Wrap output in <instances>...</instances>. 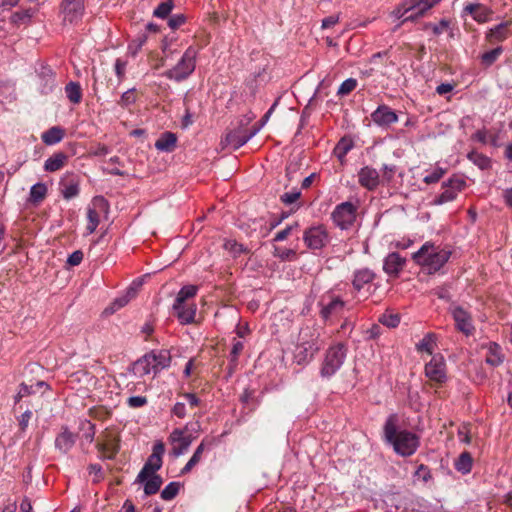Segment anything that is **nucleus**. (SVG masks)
<instances>
[{
    "mask_svg": "<svg viewBox=\"0 0 512 512\" xmlns=\"http://www.w3.org/2000/svg\"><path fill=\"white\" fill-rule=\"evenodd\" d=\"M384 440L390 444L395 453L402 457L413 455L420 446L417 434L408 430H398V416L391 414L383 427Z\"/></svg>",
    "mask_w": 512,
    "mask_h": 512,
    "instance_id": "f257e3e1",
    "label": "nucleus"
},
{
    "mask_svg": "<svg viewBox=\"0 0 512 512\" xmlns=\"http://www.w3.org/2000/svg\"><path fill=\"white\" fill-rule=\"evenodd\" d=\"M319 331L310 326L303 327L298 335V340L294 349V360L297 364L303 365L309 363L320 350Z\"/></svg>",
    "mask_w": 512,
    "mask_h": 512,
    "instance_id": "f03ea898",
    "label": "nucleus"
},
{
    "mask_svg": "<svg viewBox=\"0 0 512 512\" xmlns=\"http://www.w3.org/2000/svg\"><path fill=\"white\" fill-rule=\"evenodd\" d=\"M451 251L446 248L434 246L426 242L417 252L413 254L415 262L426 267L430 273L440 270L449 260Z\"/></svg>",
    "mask_w": 512,
    "mask_h": 512,
    "instance_id": "7ed1b4c3",
    "label": "nucleus"
},
{
    "mask_svg": "<svg viewBox=\"0 0 512 512\" xmlns=\"http://www.w3.org/2000/svg\"><path fill=\"white\" fill-rule=\"evenodd\" d=\"M197 55L198 50L193 46H189L176 65L165 71L163 75L176 82L187 79L196 68Z\"/></svg>",
    "mask_w": 512,
    "mask_h": 512,
    "instance_id": "20e7f679",
    "label": "nucleus"
},
{
    "mask_svg": "<svg viewBox=\"0 0 512 512\" xmlns=\"http://www.w3.org/2000/svg\"><path fill=\"white\" fill-rule=\"evenodd\" d=\"M441 0H405L393 11V16L402 22L415 21Z\"/></svg>",
    "mask_w": 512,
    "mask_h": 512,
    "instance_id": "39448f33",
    "label": "nucleus"
},
{
    "mask_svg": "<svg viewBox=\"0 0 512 512\" xmlns=\"http://www.w3.org/2000/svg\"><path fill=\"white\" fill-rule=\"evenodd\" d=\"M345 357L346 349L343 344L338 343L330 347L327 350L324 361L322 363L320 370L321 376L324 378H330L333 376L344 363Z\"/></svg>",
    "mask_w": 512,
    "mask_h": 512,
    "instance_id": "423d86ee",
    "label": "nucleus"
},
{
    "mask_svg": "<svg viewBox=\"0 0 512 512\" xmlns=\"http://www.w3.org/2000/svg\"><path fill=\"white\" fill-rule=\"evenodd\" d=\"M165 452L163 442L157 441L153 445L152 454L148 457L141 471L137 475L136 482H143L149 475L156 474L162 467V456Z\"/></svg>",
    "mask_w": 512,
    "mask_h": 512,
    "instance_id": "0eeeda50",
    "label": "nucleus"
},
{
    "mask_svg": "<svg viewBox=\"0 0 512 512\" xmlns=\"http://www.w3.org/2000/svg\"><path fill=\"white\" fill-rule=\"evenodd\" d=\"M259 130L260 128H252L248 131L243 127H238L226 133L224 138L221 140V145L223 147H230L233 150H237L256 135Z\"/></svg>",
    "mask_w": 512,
    "mask_h": 512,
    "instance_id": "6e6552de",
    "label": "nucleus"
},
{
    "mask_svg": "<svg viewBox=\"0 0 512 512\" xmlns=\"http://www.w3.org/2000/svg\"><path fill=\"white\" fill-rule=\"evenodd\" d=\"M456 329L466 336H470L474 333L475 327L473 325L472 315L462 306L452 303L449 307Z\"/></svg>",
    "mask_w": 512,
    "mask_h": 512,
    "instance_id": "1a4fd4ad",
    "label": "nucleus"
},
{
    "mask_svg": "<svg viewBox=\"0 0 512 512\" xmlns=\"http://www.w3.org/2000/svg\"><path fill=\"white\" fill-rule=\"evenodd\" d=\"M319 306L321 307L320 316L324 320H328L330 317L339 315L343 311L345 301L340 296L328 292L321 297Z\"/></svg>",
    "mask_w": 512,
    "mask_h": 512,
    "instance_id": "9d476101",
    "label": "nucleus"
},
{
    "mask_svg": "<svg viewBox=\"0 0 512 512\" xmlns=\"http://www.w3.org/2000/svg\"><path fill=\"white\" fill-rule=\"evenodd\" d=\"M119 436L113 430L106 429L97 442L98 451L107 459H113L119 451Z\"/></svg>",
    "mask_w": 512,
    "mask_h": 512,
    "instance_id": "9b49d317",
    "label": "nucleus"
},
{
    "mask_svg": "<svg viewBox=\"0 0 512 512\" xmlns=\"http://www.w3.org/2000/svg\"><path fill=\"white\" fill-rule=\"evenodd\" d=\"M356 218V206L351 202L337 205L332 212L333 222L341 229H348Z\"/></svg>",
    "mask_w": 512,
    "mask_h": 512,
    "instance_id": "f8f14e48",
    "label": "nucleus"
},
{
    "mask_svg": "<svg viewBox=\"0 0 512 512\" xmlns=\"http://www.w3.org/2000/svg\"><path fill=\"white\" fill-rule=\"evenodd\" d=\"M303 240L308 248L318 250L323 248L329 241V236L323 226H316L304 232Z\"/></svg>",
    "mask_w": 512,
    "mask_h": 512,
    "instance_id": "ddd939ff",
    "label": "nucleus"
},
{
    "mask_svg": "<svg viewBox=\"0 0 512 512\" xmlns=\"http://www.w3.org/2000/svg\"><path fill=\"white\" fill-rule=\"evenodd\" d=\"M466 185V182L461 177H452L447 183H444V191L435 199L436 204H444L456 199L458 192H460Z\"/></svg>",
    "mask_w": 512,
    "mask_h": 512,
    "instance_id": "4468645a",
    "label": "nucleus"
},
{
    "mask_svg": "<svg viewBox=\"0 0 512 512\" xmlns=\"http://www.w3.org/2000/svg\"><path fill=\"white\" fill-rule=\"evenodd\" d=\"M108 208V203L103 197H95L92 201V207H89L87 210V226L86 231L87 234H92L95 232L99 221L100 214L99 211H106Z\"/></svg>",
    "mask_w": 512,
    "mask_h": 512,
    "instance_id": "2eb2a0df",
    "label": "nucleus"
},
{
    "mask_svg": "<svg viewBox=\"0 0 512 512\" xmlns=\"http://www.w3.org/2000/svg\"><path fill=\"white\" fill-rule=\"evenodd\" d=\"M372 121L380 127H389L398 121L397 114L387 105H380L371 114Z\"/></svg>",
    "mask_w": 512,
    "mask_h": 512,
    "instance_id": "dca6fc26",
    "label": "nucleus"
},
{
    "mask_svg": "<svg viewBox=\"0 0 512 512\" xmlns=\"http://www.w3.org/2000/svg\"><path fill=\"white\" fill-rule=\"evenodd\" d=\"M425 375L432 381L443 382L446 379L445 363L441 357H433L425 365Z\"/></svg>",
    "mask_w": 512,
    "mask_h": 512,
    "instance_id": "f3484780",
    "label": "nucleus"
},
{
    "mask_svg": "<svg viewBox=\"0 0 512 512\" xmlns=\"http://www.w3.org/2000/svg\"><path fill=\"white\" fill-rule=\"evenodd\" d=\"M358 182L362 187L372 191L379 185V173L376 169L365 166L358 172Z\"/></svg>",
    "mask_w": 512,
    "mask_h": 512,
    "instance_id": "a211bd4d",
    "label": "nucleus"
},
{
    "mask_svg": "<svg viewBox=\"0 0 512 512\" xmlns=\"http://www.w3.org/2000/svg\"><path fill=\"white\" fill-rule=\"evenodd\" d=\"M62 12H63V21L64 23H74L81 19L84 12V4L83 2H73V3H62Z\"/></svg>",
    "mask_w": 512,
    "mask_h": 512,
    "instance_id": "6ab92c4d",
    "label": "nucleus"
},
{
    "mask_svg": "<svg viewBox=\"0 0 512 512\" xmlns=\"http://www.w3.org/2000/svg\"><path fill=\"white\" fill-rule=\"evenodd\" d=\"M173 310L181 324L187 325V324H191L195 321V316H196V305L195 304L185 303V304H180L179 306H177V303L174 302Z\"/></svg>",
    "mask_w": 512,
    "mask_h": 512,
    "instance_id": "aec40b11",
    "label": "nucleus"
},
{
    "mask_svg": "<svg viewBox=\"0 0 512 512\" xmlns=\"http://www.w3.org/2000/svg\"><path fill=\"white\" fill-rule=\"evenodd\" d=\"M405 262V258L401 257L399 253L392 252L385 258L383 269L390 276H398L400 271L403 269Z\"/></svg>",
    "mask_w": 512,
    "mask_h": 512,
    "instance_id": "412c9836",
    "label": "nucleus"
},
{
    "mask_svg": "<svg viewBox=\"0 0 512 512\" xmlns=\"http://www.w3.org/2000/svg\"><path fill=\"white\" fill-rule=\"evenodd\" d=\"M59 185L61 194L66 200H70L79 194V183L72 174L65 175Z\"/></svg>",
    "mask_w": 512,
    "mask_h": 512,
    "instance_id": "4be33fe9",
    "label": "nucleus"
},
{
    "mask_svg": "<svg viewBox=\"0 0 512 512\" xmlns=\"http://www.w3.org/2000/svg\"><path fill=\"white\" fill-rule=\"evenodd\" d=\"M169 438L172 443L178 444L177 446L173 447V454L175 456H180V455L184 454L188 450L189 446L191 445L190 437L185 436L184 432L180 429L173 430V432L170 434Z\"/></svg>",
    "mask_w": 512,
    "mask_h": 512,
    "instance_id": "5701e85b",
    "label": "nucleus"
},
{
    "mask_svg": "<svg viewBox=\"0 0 512 512\" xmlns=\"http://www.w3.org/2000/svg\"><path fill=\"white\" fill-rule=\"evenodd\" d=\"M151 360L154 364V373L167 368L170 366L171 363V355L168 350H157V351H151L149 353Z\"/></svg>",
    "mask_w": 512,
    "mask_h": 512,
    "instance_id": "b1692460",
    "label": "nucleus"
},
{
    "mask_svg": "<svg viewBox=\"0 0 512 512\" xmlns=\"http://www.w3.org/2000/svg\"><path fill=\"white\" fill-rule=\"evenodd\" d=\"M511 34L510 22H502L499 25L491 28L487 34V39L490 43L501 42Z\"/></svg>",
    "mask_w": 512,
    "mask_h": 512,
    "instance_id": "393cba45",
    "label": "nucleus"
},
{
    "mask_svg": "<svg viewBox=\"0 0 512 512\" xmlns=\"http://www.w3.org/2000/svg\"><path fill=\"white\" fill-rule=\"evenodd\" d=\"M464 11L472 15L473 19L479 23H485L489 20L491 10L482 4H468Z\"/></svg>",
    "mask_w": 512,
    "mask_h": 512,
    "instance_id": "a878e982",
    "label": "nucleus"
},
{
    "mask_svg": "<svg viewBox=\"0 0 512 512\" xmlns=\"http://www.w3.org/2000/svg\"><path fill=\"white\" fill-rule=\"evenodd\" d=\"M76 437L68 429H64L55 439V447L62 453H67L75 444Z\"/></svg>",
    "mask_w": 512,
    "mask_h": 512,
    "instance_id": "bb28decb",
    "label": "nucleus"
},
{
    "mask_svg": "<svg viewBox=\"0 0 512 512\" xmlns=\"http://www.w3.org/2000/svg\"><path fill=\"white\" fill-rule=\"evenodd\" d=\"M374 278V272L368 268L356 270L352 281L353 287L357 291H360L364 287V285L371 283L374 280Z\"/></svg>",
    "mask_w": 512,
    "mask_h": 512,
    "instance_id": "cd10ccee",
    "label": "nucleus"
},
{
    "mask_svg": "<svg viewBox=\"0 0 512 512\" xmlns=\"http://www.w3.org/2000/svg\"><path fill=\"white\" fill-rule=\"evenodd\" d=\"M177 137L172 132H165L155 142V148L162 152H171L176 147Z\"/></svg>",
    "mask_w": 512,
    "mask_h": 512,
    "instance_id": "c85d7f7f",
    "label": "nucleus"
},
{
    "mask_svg": "<svg viewBox=\"0 0 512 512\" xmlns=\"http://www.w3.org/2000/svg\"><path fill=\"white\" fill-rule=\"evenodd\" d=\"M154 364L149 353H147L133 364V372L140 377L150 374L151 372L154 373Z\"/></svg>",
    "mask_w": 512,
    "mask_h": 512,
    "instance_id": "c756f323",
    "label": "nucleus"
},
{
    "mask_svg": "<svg viewBox=\"0 0 512 512\" xmlns=\"http://www.w3.org/2000/svg\"><path fill=\"white\" fill-rule=\"evenodd\" d=\"M47 185L42 182L34 184L30 188L28 202L32 205H39L47 196Z\"/></svg>",
    "mask_w": 512,
    "mask_h": 512,
    "instance_id": "7c9ffc66",
    "label": "nucleus"
},
{
    "mask_svg": "<svg viewBox=\"0 0 512 512\" xmlns=\"http://www.w3.org/2000/svg\"><path fill=\"white\" fill-rule=\"evenodd\" d=\"M137 295V288L135 287H129L125 294L116 298L109 308L106 309V311H109L110 313H114L115 311L119 310L120 308L126 306L133 298H135Z\"/></svg>",
    "mask_w": 512,
    "mask_h": 512,
    "instance_id": "2f4dec72",
    "label": "nucleus"
},
{
    "mask_svg": "<svg viewBox=\"0 0 512 512\" xmlns=\"http://www.w3.org/2000/svg\"><path fill=\"white\" fill-rule=\"evenodd\" d=\"M68 156L63 152H58L49 157L44 164V170L47 172H55L64 167Z\"/></svg>",
    "mask_w": 512,
    "mask_h": 512,
    "instance_id": "473e14b6",
    "label": "nucleus"
},
{
    "mask_svg": "<svg viewBox=\"0 0 512 512\" xmlns=\"http://www.w3.org/2000/svg\"><path fill=\"white\" fill-rule=\"evenodd\" d=\"M354 144L350 138H341L333 149V154L337 157L340 163H345V157L348 152L353 148Z\"/></svg>",
    "mask_w": 512,
    "mask_h": 512,
    "instance_id": "72a5a7b5",
    "label": "nucleus"
},
{
    "mask_svg": "<svg viewBox=\"0 0 512 512\" xmlns=\"http://www.w3.org/2000/svg\"><path fill=\"white\" fill-rule=\"evenodd\" d=\"M65 135V131L58 126L51 127L42 134V141L46 145H54L59 143Z\"/></svg>",
    "mask_w": 512,
    "mask_h": 512,
    "instance_id": "f704fd0d",
    "label": "nucleus"
},
{
    "mask_svg": "<svg viewBox=\"0 0 512 512\" xmlns=\"http://www.w3.org/2000/svg\"><path fill=\"white\" fill-rule=\"evenodd\" d=\"M65 95L72 104H79L82 100V89L78 82L70 81L66 84Z\"/></svg>",
    "mask_w": 512,
    "mask_h": 512,
    "instance_id": "c9c22d12",
    "label": "nucleus"
},
{
    "mask_svg": "<svg viewBox=\"0 0 512 512\" xmlns=\"http://www.w3.org/2000/svg\"><path fill=\"white\" fill-rule=\"evenodd\" d=\"M486 362L491 366H499L503 362L502 350L497 343L492 342L489 344Z\"/></svg>",
    "mask_w": 512,
    "mask_h": 512,
    "instance_id": "e433bc0d",
    "label": "nucleus"
},
{
    "mask_svg": "<svg viewBox=\"0 0 512 512\" xmlns=\"http://www.w3.org/2000/svg\"><path fill=\"white\" fill-rule=\"evenodd\" d=\"M142 483L144 484L145 495L149 496L156 494L159 491L163 480L159 475L152 474L149 475V478H146Z\"/></svg>",
    "mask_w": 512,
    "mask_h": 512,
    "instance_id": "4c0bfd02",
    "label": "nucleus"
},
{
    "mask_svg": "<svg viewBox=\"0 0 512 512\" xmlns=\"http://www.w3.org/2000/svg\"><path fill=\"white\" fill-rule=\"evenodd\" d=\"M472 456L469 452H462L455 462V469L463 474H467L472 469Z\"/></svg>",
    "mask_w": 512,
    "mask_h": 512,
    "instance_id": "58836bf2",
    "label": "nucleus"
},
{
    "mask_svg": "<svg viewBox=\"0 0 512 512\" xmlns=\"http://www.w3.org/2000/svg\"><path fill=\"white\" fill-rule=\"evenodd\" d=\"M197 291L198 287L195 285L183 286L178 292L174 302L177 303V306H179L180 304L188 303L187 301L190 298H193L197 294Z\"/></svg>",
    "mask_w": 512,
    "mask_h": 512,
    "instance_id": "ea45409f",
    "label": "nucleus"
},
{
    "mask_svg": "<svg viewBox=\"0 0 512 512\" xmlns=\"http://www.w3.org/2000/svg\"><path fill=\"white\" fill-rule=\"evenodd\" d=\"M205 442H206V439H203L202 442L200 443V445L194 451L190 460L187 462V464L181 470V474H186V473L190 472L192 470V468L200 462L202 454L205 449Z\"/></svg>",
    "mask_w": 512,
    "mask_h": 512,
    "instance_id": "a19ab883",
    "label": "nucleus"
},
{
    "mask_svg": "<svg viewBox=\"0 0 512 512\" xmlns=\"http://www.w3.org/2000/svg\"><path fill=\"white\" fill-rule=\"evenodd\" d=\"M436 346L435 335L432 333H428L423 337V339L416 344V349L419 352H426L428 354H432Z\"/></svg>",
    "mask_w": 512,
    "mask_h": 512,
    "instance_id": "79ce46f5",
    "label": "nucleus"
},
{
    "mask_svg": "<svg viewBox=\"0 0 512 512\" xmlns=\"http://www.w3.org/2000/svg\"><path fill=\"white\" fill-rule=\"evenodd\" d=\"M467 158L473 162L480 169L485 170L491 167V160L489 157L484 154L478 153L476 151H472L468 153Z\"/></svg>",
    "mask_w": 512,
    "mask_h": 512,
    "instance_id": "37998d69",
    "label": "nucleus"
},
{
    "mask_svg": "<svg viewBox=\"0 0 512 512\" xmlns=\"http://www.w3.org/2000/svg\"><path fill=\"white\" fill-rule=\"evenodd\" d=\"M34 13H35V11L31 8L21 10V11H16L11 16V21L13 23L19 24V25L28 23L30 21V19L33 17Z\"/></svg>",
    "mask_w": 512,
    "mask_h": 512,
    "instance_id": "c03bdc74",
    "label": "nucleus"
},
{
    "mask_svg": "<svg viewBox=\"0 0 512 512\" xmlns=\"http://www.w3.org/2000/svg\"><path fill=\"white\" fill-rule=\"evenodd\" d=\"M181 484L179 482H170L162 491L161 498L165 501L174 499L179 493Z\"/></svg>",
    "mask_w": 512,
    "mask_h": 512,
    "instance_id": "a18cd8bd",
    "label": "nucleus"
},
{
    "mask_svg": "<svg viewBox=\"0 0 512 512\" xmlns=\"http://www.w3.org/2000/svg\"><path fill=\"white\" fill-rule=\"evenodd\" d=\"M174 7L172 0H167L160 3L153 12V15L158 18H166Z\"/></svg>",
    "mask_w": 512,
    "mask_h": 512,
    "instance_id": "49530a36",
    "label": "nucleus"
},
{
    "mask_svg": "<svg viewBox=\"0 0 512 512\" xmlns=\"http://www.w3.org/2000/svg\"><path fill=\"white\" fill-rule=\"evenodd\" d=\"M379 322L389 328H395L400 323L399 314L384 313L379 317Z\"/></svg>",
    "mask_w": 512,
    "mask_h": 512,
    "instance_id": "de8ad7c7",
    "label": "nucleus"
},
{
    "mask_svg": "<svg viewBox=\"0 0 512 512\" xmlns=\"http://www.w3.org/2000/svg\"><path fill=\"white\" fill-rule=\"evenodd\" d=\"M244 348V344L241 341H235L232 346V350L230 352V369H234L237 366L238 363V356L242 352Z\"/></svg>",
    "mask_w": 512,
    "mask_h": 512,
    "instance_id": "09e8293b",
    "label": "nucleus"
},
{
    "mask_svg": "<svg viewBox=\"0 0 512 512\" xmlns=\"http://www.w3.org/2000/svg\"><path fill=\"white\" fill-rule=\"evenodd\" d=\"M357 86V80L354 78H348L345 81L342 82V84L339 86L337 95L339 96H345L351 93Z\"/></svg>",
    "mask_w": 512,
    "mask_h": 512,
    "instance_id": "8fccbe9b",
    "label": "nucleus"
},
{
    "mask_svg": "<svg viewBox=\"0 0 512 512\" xmlns=\"http://www.w3.org/2000/svg\"><path fill=\"white\" fill-rule=\"evenodd\" d=\"M501 53H502L501 47H497L495 49L485 52L481 56L482 63L487 66L492 65Z\"/></svg>",
    "mask_w": 512,
    "mask_h": 512,
    "instance_id": "3c124183",
    "label": "nucleus"
},
{
    "mask_svg": "<svg viewBox=\"0 0 512 512\" xmlns=\"http://www.w3.org/2000/svg\"><path fill=\"white\" fill-rule=\"evenodd\" d=\"M136 102L135 89H129L124 92L119 100V105L122 107H128Z\"/></svg>",
    "mask_w": 512,
    "mask_h": 512,
    "instance_id": "603ef678",
    "label": "nucleus"
},
{
    "mask_svg": "<svg viewBox=\"0 0 512 512\" xmlns=\"http://www.w3.org/2000/svg\"><path fill=\"white\" fill-rule=\"evenodd\" d=\"M445 170L443 168L437 167L434 169L430 174L426 175L423 179V181L426 184H433L437 183L445 174Z\"/></svg>",
    "mask_w": 512,
    "mask_h": 512,
    "instance_id": "864d4df0",
    "label": "nucleus"
},
{
    "mask_svg": "<svg viewBox=\"0 0 512 512\" xmlns=\"http://www.w3.org/2000/svg\"><path fill=\"white\" fill-rule=\"evenodd\" d=\"M223 247L225 248V250L232 253L234 257L238 256L239 254H241L244 251L243 245L237 243L234 240L225 241Z\"/></svg>",
    "mask_w": 512,
    "mask_h": 512,
    "instance_id": "5fc2aeb1",
    "label": "nucleus"
},
{
    "mask_svg": "<svg viewBox=\"0 0 512 512\" xmlns=\"http://www.w3.org/2000/svg\"><path fill=\"white\" fill-rule=\"evenodd\" d=\"M301 196V192L299 190H293L291 192H286L281 195L280 199L285 204H293L295 203Z\"/></svg>",
    "mask_w": 512,
    "mask_h": 512,
    "instance_id": "6e6d98bb",
    "label": "nucleus"
},
{
    "mask_svg": "<svg viewBox=\"0 0 512 512\" xmlns=\"http://www.w3.org/2000/svg\"><path fill=\"white\" fill-rule=\"evenodd\" d=\"M186 21L184 14H174L168 20V25L171 29L175 30L183 25Z\"/></svg>",
    "mask_w": 512,
    "mask_h": 512,
    "instance_id": "4d7b16f0",
    "label": "nucleus"
},
{
    "mask_svg": "<svg viewBox=\"0 0 512 512\" xmlns=\"http://www.w3.org/2000/svg\"><path fill=\"white\" fill-rule=\"evenodd\" d=\"M298 227V223H294L292 225H289L287 226L285 229L277 232L275 234V237H274V241L275 242H281V241H284L285 239H287V237L291 234L292 230L294 228H297Z\"/></svg>",
    "mask_w": 512,
    "mask_h": 512,
    "instance_id": "13d9d810",
    "label": "nucleus"
},
{
    "mask_svg": "<svg viewBox=\"0 0 512 512\" xmlns=\"http://www.w3.org/2000/svg\"><path fill=\"white\" fill-rule=\"evenodd\" d=\"M127 403L131 408H140L147 404V398L144 396H131Z\"/></svg>",
    "mask_w": 512,
    "mask_h": 512,
    "instance_id": "bf43d9fd",
    "label": "nucleus"
},
{
    "mask_svg": "<svg viewBox=\"0 0 512 512\" xmlns=\"http://www.w3.org/2000/svg\"><path fill=\"white\" fill-rule=\"evenodd\" d=\"M127 62L122 60L121 58L116 59L115 61V73L120 81L124 79L126 72Z\"/></svg>",
    "mask_w": 512,
    "mask_h": 512,
    "instance_id": "052dcab7",
    "label": "nucleus"
},
{
    "mask_svg": "<svg viewBox=\"0 0 512 512\" xmlns=\"http://www.w3.org/2000/svg\"><path fill=\"white\" fill-rule=\"evenodd\" d=\"M32 411L30 410H26L19 418H18V424H19V428L22 432H24L28 425H29V422L32 418Z\"/></svg>",
    "mask_w": 512,
    "mask_h": 512,
    "instance_id": "680f3d73",
    "label": "nucleus"
},
{
    "mask_svg": "<svg viewBox=\"0 0 512 512\" xmlns=\"http://www.w3.org/2000/svg\"><path fill=\"white\" fill-rule=\"evenodd\" d=\"M415 476L418 478H422V480L424 482H427L431 478L430 471H429L428 467L425 466L424 464H421L418 466V468L415 472Z\"/></svg>",
    "mask_w": 512,
    "mask_h": 512,
    "instance_id": "e2e57ef3",
    "label": "nucleus"
},
{
    "mask_svg": "<svg viewBox=\"0 0 512 512\" xmlns=\"http://www.w3.org/2000/svg\"><path fill=\"white\" fill-rule=\"evenodd\" d=\"M433 294L436 295L439 299H443V300H447V301L451 300L450 291L445 286L435 288L433 290Z\"/></svg>",
    "mask_w": 512,
    "mask_h": 512,
    "instance_id": "0e129e2a",
    "label": "nucleus"
},
{
    "mask_svg": "<svg viewBox=\"0 0 512 512\" xmlns=\"http://www.w3.org/2000/svg\"><path fill=\"white\" fill-rule=\"evenodd\" d=\"M83 260V253L80 250L74 251L71 255H69L67 259V263L71 266L79 265Z\"/></svg>",
    "mask_w": 512,
    "mask_h": 512,
    "instance_id": "69168bd1",
    "label": "nucleus"
},
{
    "mask_svg": "<svg viewBox=\"0 0 512 512\" xmlns=\"http://www.w3.org/2000/svg\"><path fill=\"white\" fill-rule=\"evenodd\" d=\"M147 37L145 35L140 36L133 45L129 46V51L131 52L132 56H135L138 51L142 48L144 43L146 42Z\"/></svg>",
    "mask_w": 512,
    "mask_h": 512,
    "instance_id": "338daca9",
    "label": "nucleus"
},
{
    "mask_svg": "<svg viewBox=\"0 0 512 512\" xmlns=\"http://www.w3.org/2000/svg\"><path fill=\"white\" fill-rule=\"evenodd\" d=\"M172 414L178 418H184L186 416V407L182 402H177L172 408Z\"/></svg>",
    "mask_w": 512,
    "mask_h": 512,
    "instance_id": "774afa93",
    "label": "nucleus"
}]
</instances>
